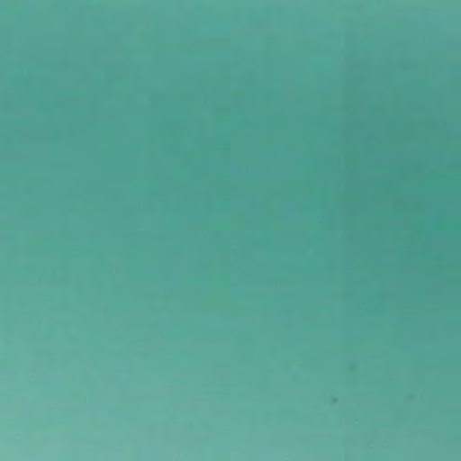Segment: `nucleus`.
I'll use <instances>...</instances> for the list:
<instances>
[{"label":"nucleus","mask_w":461,"mask_h":461,"mask_svg":"<svg viewBox=\"0 0 461 461\" xmlns=\"http://www.w3.org/2000/svg\"><path fill=\"white\" fill-rule=\"evenodd\" d=\"M399 115H461V113H399Z\"/></svg>","instance_id":"1"}]
</instances>
